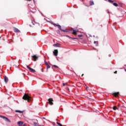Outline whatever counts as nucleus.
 I'll return each instance as SVG.
<instances>
[{"label": "nucleus", "instance_id": "c85d7f7f", "mask_svg": "<svg viewBox=\"0 0 126 126\" xmlns=\"http://www.w3.org/2000/svg\"><path fill=\"white\" fill-rule=\"evenodd\" d=\"M45 64L46 65V66L47 65H49V64L48 63H45Z\"/></svg>", "mask_w": 126, "mask_h": 126}, {"label": "nucleus", "instance_id": "4be33fe9", "mask_svg": "<svg viewBox=\"0 0 126 126\" xmlns=\"http://www.w3.org/2000/svg\"><path fill=\"white\" fill-rule=\"evenodd\" d=\"M113 5H114V6H118V4L117 3H113Z\"/></svg>", "mask_w": 126, "mask_h": 126}, {"label": "nucleus", "instance_id": "7c9ffc66", "mask_svg": "<svg viewBox=\"0 0 126 126\" xmlns=\"http://www.w3.org/2000/svg\"><path fill=\"white\" fill-rule=\"evenodd\" d=\"M30 27H33V26H32L31 25H30Z\"/></svg>", "mask_w": 126, "mask_h": 126}, {"label": "nucleus", "instance_id": "9d476101", "mask_svg": "<svg viewBox=\"0 0 126 126\" xmlns=\"http://www.w3.org/2000/svg\"><path fill=\"white\" fill-rule=\"evenodd\" d=\"M18 125L19 126H23V124H24V122H22V121H19L18 123Z\"/></svg>", "mask_w": 126, "mask_h": 126}, {"label": "nucleus", "instance_id": "9b49d317", "mask_svg": "<svg viewBox=\"0 0 126 126\" xmlns=\"http://www.w3.org/2000/svg\"><path fill=\"white\" fill-rule=\"evenodd\" d=\"M4 82H5V83H7V82H8V78L7 77H6V76H5L4 78Z\"/></svg>", "mask_w": 126, "mask_h": 126}, {"label": "nucleus", "instance_id": "a211bd4d", "mask_svg": "<svg viewBox=\"0 0 126 126\" xmlns=\"http://www.w3.org/2000/svg\"><path fill=\"white\" fill-rule=\"evenodd\" d=\"M15 112L16 113H20V114L23 113V111H20V110H16Z\"/></svg>", "mask_w": 126, "mask_h": 126}, {"label": "nucleus", "instance_id": "412c9836", "mask_svg": "<svg viewBox=\"0 0 126 126\" xmlns=\"http://www.w3.org/2000/svg\"><path fill=\"white\" fill-rule=\"evenodd\" d=\"M113 110H118V107H117V106H114Z\"/></svg>", "mask_w": 126, "mask_h": 126}, {"label": "nucleus", "instance_id": "0eeeda50", "mask_svg": "<svg viewBox=\"0 0 126 126\" xmlns=\"http://www.w3.org/2000/svg\"><path fill=\"white\" fill-rule=\"evenodd\" d=\"M13 31L15 33H19L20 32V31L15 27L13 28Z\"/></svg>", "mask_w": 126, "mask_h": 126}, {"label": "nucleus", "instance_id": "e433bc0d", "mask_svg": "<svg viewBox=\"0 0 126 126\" xmlns=\"http://www.w3.org/2000/svg\"><path fill=\"white\" fill-rule=\"evenodd\" d=\"M1 37H0V39L1 38Z\"/></svg>", "mask_w": 126, "mask_h": 126}, {"label": "nucleus", "instance_id": "4468645a", "mask_svg": "<svg viewBox=\"0 0 126 126\" xmlns=\"http://www.w3.org/2000/svg\"><path fill=\"white\" fill-rule=\"evenodd\" d=\"M53 46H54V47H60V46H61V44L57 43L56 44H53Z\"/></svg>", "mask_w": 126, "mask_h": 126}, {"label": "nucleus", "instance_id": "c756f323", "mask_svg": "<svg viewBox=\"0 0 126 126\" xmlns=\"http://www.w3.org/2000/svg\"><path fill=\"white\" fill-rule=\"evenodd\" d=\"M67 90L68 91H69V88H67Z\"/></svg>", "mask_w": 126, "mask_h": 126}, {"label": "nucleus", "instance_id": "cd10ccee", "mask_svg": "<svg viewBox=\"0 0 126 126\" xmlns=\"http://www.w3.org/2000/svg\"><path fill=\"white\" fill-rule=\"evenodd\" d=\"M114 73H118V71H115V72H114Z\"/></svg>", "mask_w": 126, "mask_h": 126}, {"label": "nucleus", "instance_id": "6ab92c4d", "mask_svg": "<svg viewBox=\"0 0 126 126\" xmlns=\"http://www.w3.org/2000/svg\"><path fill=\"white\" fill-rule=\"evenodd\" d=\"M94 43L95 44L96 46H98V41H94Z\"/></svg>", "mask_w": 126, "mask_h": 126}, {"label": "nucleus", "instance_id": "20e7f679", "mask_svg": "<svg viewBox=\"0 0 126 126\" xmlns=\"http://www.w3.org/2000/svg\"><path fill=\"white\" fill-rule=\"evenodd\" d=\"M27 67L29 69V70H30L31 72H36V70H35V69L29 67V66L27 65Z\"/></svg>", "mask_w": 126, "mask_h": 126}, {"label": "nucleus", "instance_id": "f8f14e48", "mask_svg": "<svg viewBox=\"0 0 126 126\" xmlns=\"http://www.w3.org/2000/svg\"><path fill=\"white\" fill-rule=\"evenodd\" d=\"M113 95L114 96V97H118L119 95H120V93L117 92V93H114L113 94Z\"/></svg>", "mask_w": 126, "mask_h": 126}, {"label": "nucleus", "instance_id": "ddd939ff", "mask_svg": "<svg viewBox=\"0 0 126 126\" xmlns=\"http://www.w3.org/2000/svg\"><path fill=\"white\" fill-rule=\"evenodd\" d=\"M32 23L33 24V25H34V26L35 25V27L38 26L39 25V24L38 23H36V22H35L34 21H32Z\"/></svg>", "mask_w": 126, "mask_h": 126}, {"label": "nucleus", "instance_id": "f03ea898", "mask_svg": "<svg viewBox=\"0 0 126 126\" xmlns=\"http://www.w3.org/2000/svg\"><path fill=\"white\" fill-rule=\"evenodd\" d=\"M51 24H52V25H54V26H55V27H58L59 29H60L63 32H67V31H66V30L62 29V27L60 25H58V24H55L54 23H51Z\"/></svg>", "mask_w": 126, "mask_h": 126}, {"label": "nucleus", "instance_id": "5701e85b", "mask_svg": "<svg viewBox=\"0 0 126 126\" xmlns=\"http://www.w3.org/2000/svg\"><path fill=\"white\" fill-rule=\"evenodd\" d=\"M53 67H56V68H59V66H58L56 65H53Z\"/></svg>", "mask_w": 126, "mask_h": 126}, {"label": "nucleus", "instance_id": "bb28decb", "mask_svg": "<svg viewBox=\"0 0 126 126\" xmlns=\"http://www.w3.org/2000/svg\"><path fill=\"white\" fill-rule=\"evenodd\" d=\"M66 85V83H63V86H65Z\"/></svg>", "mask_w": 126, "mask_h": 126}, {"label": "nucleus", "instance_id": "f704fd0d", "mask_svg": "<svg viewBox=\"0 0 126 126\" xmlns=\"http://www.w3.org/2000/svg\"><path fill=\"white\" fill-rule=\"evenodd\" d=\"M33 0V2H35V0Z\"/></svg>", "mask_w": 126, "mask_h": 126}, {"label": "nucleus", "instance_id": "7ed1b4c3", "mask_svg": "<svg viewBox=\"0 0 126 126\" xmlns=\"http://www.w3.org/2000/svg\"><path fill=\"white\" fill-rule=\"evenodd\" d=\"M0 118H1V119H3V120H4V121H5V122H7L8 123H10V120L7 118V117H6L5 116H3L1 115H0Z\"/></svg>", "mask_w": 126, "mask_h": 126}, {"label": "nucleus", "instance_id": "2f4dec72", "mask_svg": "<svg viewBox=\"0 0 126 126\" xmlns=\"http://www.w3.org/2000/svg\"><path fill=\"white\" fill-rule=\"evenodd\" d=\"M29 1H31L32 0H28Z\"/></svg>", "mask_w": 126, "mask_h": 126}, {"label": "nucleus", "instance_id": "2eb2a0df", "mask_svg": "<svg viewBox=\"0 0 126 126\" xmlns=\"http://www.w3.org/2000/svg\"><path fill=\"white\" fill-rule=\"evenodd\" d=\"M108 0L111 3H113V2H115V1H116L115 0Z\"/></svg>", "mask_w": 126, "mask_h": 126}, {"label": "nucleus", "instance_id": "473e14b6", "mask_svg": "<svg viewBox=\"0 0 126 126\" xmlns=\"http://www.w3.org/2000/svg\"><path fill=\"white\" fill-rule=\"evenodd\" d=\"M41 70H42V72H43V68L41 69Z\"/></svg>", "mask_w": 126, "mask_h": 126}, {"label": "nucleus", "instance_id": "72a5a7b5", "mask_svg": "<svg viewBox=\"0 0 126 126\" xmlns=\"http://www.w3.org/2000/svg\"><path fill=\"white\" fill-rule=\"evenodd\" d=\"M83 75H84V74H82V76H83Z\"/></svg>", "mask_w": 126, "mask_h": 126}, {"label": "nucleus", "instance_id": "f3484780", "mask_svg": "<svg viewBox=\"0 0 126 126\" xmlns=\"http://www.w3.org/2000/svg\"><path fill=\"white\" fill-rule=\"evenodd\" d=\"M90 5H94V2L93 1H90Z\"/></svg>", "mask_w": 126, "mask_h": 126}, {"label": "nucleus", "instance_id": "393cba45", "mask_svg": "<svg viewBox=\"0 0 126 126\" xmlns=\"http://www.w3.org/2000/svg\"><path fill=\"white\" fill-rule=\"evenodd\" d=\"M57 34H61V32H60V31H59V30H58L57 31Z\"/></svg>", "mask_w": 126, "mask_h": 126}, {"label": "nucleus", "instance_id": "1a4fd4ad", "mask_svg": "<svg viewBox=\"0 0 126 126\" xmlns=\"http://www.w3.org/2000/svg\"><path fill=\"white\" fill-rule=\"evenodd\" d=\"M59 53V51H58V49H55L53 51V54L55 56V57H57L58 56V53Z\"/></svg>", "mask_w": 126, "mask_h": 126}, {"label": "nucleus", "instance_id": "6e6552de", "mask_svg": "<svg viewBox=\"0 0 126 126\" xmlns=\"http://www.w3.org/2000/svg\"><path fill=\"white\" fill-rule=\"evenodd\" d=\"M72 31L73 32L72 34H73V35H75V36H76V35H77V32H78V31L76 30H73Z\"/></svg>", "mask_w": 126, "mask_h": 126}, {"label": "nucleus", "instance_id": "f257e3e1", "mask_svg": "<svg viewBox=\"0 0 126 126\" xmlns=\"http://www.w3.org/2000/svg\"><path fill=\"white\" fill-rule=\"evenodd\" d=\"M32 97L29 95L28 94H25L23 96V99L28 101V102H30L32 101Z\"/></svg>", "mask_w": 126, "mask_h": 126}, {"label": "nucleus", "instance_id": "a878e982", "mask_svg": "<svg viewBox=\"0 0 126 126\" xmlns=\"http://www.w3.org/2000/svg\"><path fill=\"white\" fill-rule=\"evenodd\" d=\"M78 37H79V38H81V37H82V34L78 35Z\"/></svg>", "mask_w": 126, "mask_h": 126}, {"label": "nucleus", "instance_id": "39448f33", "mask_svg": "<svg viewBox=\"0 0 126 126\" xmlns=\"http://www.w3.org/2000/svg\"><path fill=\"white\" fill-rule=\"evenodd\" d=\"M53 102L54 100H53V98H50L48 99V103L50 104V105H54V103H53Z\"/></svg>", "mask_w": 126, "mask_h": 126}, {"label": "nucleus", "instance_id": "aec40b11", "mask_svg": "<svg viewBox=\"0 0 126 126\" xmlns=\"http://www.w3.org/2000/svg\"><path fill=\"white\" fill-rule=\"evenodd\" d=\"M56 124L57 125H58V126H63V125H62L61 123H60L59 122H57Z\"/></svg>", "mask_w": 126, "mask_h": 126}, {"label": "nucleus", "instance_id": "b1692460", "mask_svg": "<svg viewBox=\"0 0 126 126\" xmlns=\"http://www.w3.org/2000/svg\"><path fill=\"white\" fill-rule=\"evenodd\" d=\"M47 69H48V68H51V66H50V65H47Z\"/></svg>", "mask_w": 126, "mask_h": 126}, {"label": "nucleus", "instance_id": "dca6fc26", "mask_svg": "<svg viewBox=\"0 0 126 126\" xmlns=\"http://www.w3.org/2000/svg\"><path fill=\"white\" fill-rule=\"evenodd\" d=\"M66 37H68V38H70V39H73V40H77V38L71 37L68 35H66Z\"/></svg>", "mask_w": 126, "mask_h": 126}, {"label": "nucleus", "instance_id": "c9c22d12", "mask_svg": "<svg viewBox=\"0 0 126 126\" xmlns=\"http://www.w3.org/2000/svg\"><path fill=\"white\" fill-rule=\"evenodd\" d=\"M87 89H88V87H87Z\"/></svg>", "mask_w": 126, "mask_h": 126}, {"label": "nucleus", "instance_id": "423d86ee", "mask_svg": "<svg viewBox=\"0 0 126 126\" xmlns=\"http://www.w3.org/2000/svg\"><path fill=\"white\" fill-rule=\"evenodd\" d=\"M33 59L34 62H36L39 59V57L36 56V55H33L32 57Z\"/></svg>", "mask_w": 126, "mask_h": 126}]
</instances>
